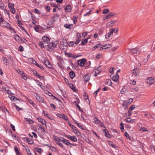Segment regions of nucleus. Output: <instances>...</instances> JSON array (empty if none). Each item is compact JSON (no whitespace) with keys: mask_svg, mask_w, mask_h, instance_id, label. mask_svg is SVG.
I'll return each mask as SVG.
<instances>
[{"mask_svg":"<svg viewBox=\"0 0 155 155\" xmlns=\"http://www.w3.org/2000/svg\"><path fill=\"white\" fill-rule=\"evenodd\" d=\"M54 140L57 145L64 149H65V147L61 142L66 145L71 144V143H70L68 140L62 137H59L55 136L54 138Z\"/></svg>","mask_w":155,"mask_h":155,"instance_id":"obj_1","label":"nucleus"},{"mask_svg":"<svg viewBox=\"0 0 155 155\" xmlns=\"http://www.w3.org/2000/svg\"><path fill=\"white\" fill-rule=\"evenodd\" d=\"M0 25L2 27H4L9 29V30L14 33H16L15 30L12 28L11 25L7 21L3 19L2 17H0Z\"/></svg>","mask_w":155,"mask_h":155,"instance_id":"obj_2","label":"nucleus"},{"mask_svg":"<svg viewBox=\"0 0 155 155\" xmlns=\"http://www.w3.org/2000/svg\"><path fill=\"white\" fill-rule=\"evenodd\" d=\"M58 44L57 42H50L46 45L45 46L47 50L50 52H51L54 49L56 48Z\"/></svg>","mask_w":155,"mask_h":155,"instance_id":"obj_3","label":"nucleus"},{"mask_svg":"<svg viewBox=\"0 0 155 155\" xmlns=\"http://www.w3.org/2000/svg\"><path fill=\"white\" fill-rule=\"evenodd\" d=\"M130 51L132 53L136 54L137 55H139L140 53V51L139 48L136 47L131 49Z\"/></svg>","mask_w":155,"mask_h":155,"instance_id":"obj_4","label":"nucleus"},{"mask_svg":"<svg viewBox=\"0 0 155 155\" xmlns=\"http://www.w3.org/2000/svg\"><path fill=\"white\" fill-rule=\"evenodd\" d=\"M42 38L43 43H44L45 45L48 44L50 42V39L47 36H43Z\"/></svg>","mask_w":155,"mask_h":155,"instance_id":"obj_5","label":"nucleus"},{"mask_svg":"<svg viewBox=\"0 0 155 155\" xmlns=\"http://www.w3.org/2000/svg\"><path fill=\"white\" fill-rule=\"evenodd\" d=\"M56 115L58 117L62 118L64 120H65L66 121H67L68 120V117L64 114L58 113L56 114Z\"/></svg>","mask_w":155,"mask_h":155,"instance_id":"obj_6","label":"nucleus"},{"mask_svg":"<svg viewBox=\"0 0 155 155\" xmlns=\"http://www.w3.org/2000/svg\"><path fill=\"white\" fill-rule=\"evenodd\" d=\"M65 137L73 142H76L77 141V138L74 136H71L70 135H66L65 136Z\"/></svg>","mask_w":155,"mask_h":155,"instance_id":"obj_7","label":"nucleus"},{"mask_svg":"<svg viewBox=\"0 0 155 155\" xmlns=\"http://www.w3.org/2000/svg\"><path fill=\"white\" fill-rule=\"evenodd\" d=\"M35 96L36 99L42 103L44 102V98L41 97L39 94L35 93Z\"/></svg>","mask_w":155,"mask_h":155,"instance_id":"obj_8","label":"nucleus"},{"mask_svg":"<svg viewBox=\"0 0 155 155\" xmlns=\"http://www.w3.org/2000/svg\"><path fill=\"white\" fill-rule=\"evenodd\" d=\"M101 66H99L97 68H95L94 69L93 72H95V74H94V77H96L97 75L100 73L101 71L99 69V68H101Z\"/></svg>","mask_w":155,"mask_h":155,"instance_id":"obj_9","label":"nucleus"},{"mask_svg":"<svg viewBox=\"0 0 155 155\" xmlns=\"http://www.w3.org/2000/svg\"><path fill=\"white\" fill-rule=\"evenodd\" d=\"M86 60L85 58H84L81 60H79L78 61V64L81 66H83L85 64L86 62Z\"/></svg>","mask_w":155,"mask_h":155,"instance_id":"obj_10","label":"nucleus"},{"mask_svg":"<svg viewBox=\"0 0 155 155\" xmlns=\"http://www.w3.org/2000/svg\"><path fill=\"white\" fill-rule=\"evenodd\" d=\"M43 63L48 68H51L52 67V65L48 60H44L43 61Z\"/></svg>","mask_w":155,"mask_h":155,"instance_id":"obj_11","label":"nucleus"},{"mask_svg":"<svg viewBox=\"0 0 155 155\" xmlns=\"http://www.w3.org/2000/svg\"><path fill=\"white\" fill-rule=\"evenodd\" d=\"M23 139L24 141H27L29 144H32L33 143V140L28 137H24Z\"/></svg>","mask_w":155,"mask_h":155,"instance_id":"obj_12","label":"nucleus"},{"mask_svg":"<svg viewBox=\"0 0 155 155\" xmlns=\"http://www.w3.org/2000/svg\"><path fill=\"white\" fill-rule=\"evenodd\" d=\"M110 77L113 81H116L118 79L119 75L117 74L114 75H111Z\"/></svg>","mask_w":155,"mask_h":155,"instance_id":"obj_13","label":"nucleus"},{"mask_svg":"<svg viewBox=\"0 0 155 155\" xmlns=\"http://www.w3.org/2000/svg\"><path fill=\"white\" fill-rule=\"evenodd\" d=\"M65 11L66 12H71L72 9L71 6L70 5H67L64 8Z\"/></svg>","mask_w":155,"mask_h":155,"instance_id":"obj_14","label":"nucleus"},{"mask_svg":"<svg viewBox=\"0 0 155 155\" xmlns=\"http://www.w3.org/2000/svg\"><path fill=\"white\" fill-rule=\"evenodd\" d=\"M132 72L133 75L135 76H137L139 74V71L138 69L136 68L133 70Z\"/></svg>","mask_w":155,"mask_h":155,"instance_id":"obj_15","label":"nucleus"},{"mask_svg":"<svg viewBox=\"0 0 155 155\" xmlns=\"http://www.w3.org/2000/svg\"><path fill=\"white\" fill-rule=\"evenodd\" d=\"M83 78L85 82H87L89 81L90 78V76L89 74H86L84 76Z\"/></svg>","mask_w":155,"mask_h":155,"instance_id":"obj_16","label":"nucleus"},{"mask_svg":"<svg viewBox=\"0 0 155 155\" xmlns=\"http://www.w3.org/2000/svg\"><path fill=\"white\" fill-rule=\"evenodd\" d=\"M109 31L111 34H113V33H117L118 31V29L117 28H110L109 29Z\"/></svg>","mask_w":155,"mask_h":155,"instance_id":"obj_17","label":"nucleus"},{"mask_svg":"<svg viewBox=\"0 0 155 155\" xmlns=\"http://www.w3.org/2000/svg\"><path fill=\"white\" fill-rule=\"evenodd\" d=\"M37 119L39 122L41 123L42 124L44 125H45L46 124V121L44 119H43L42 118L39 117L37 118Z\"/></svg>","mask_w":155,"mask_h":155,"instance_id":"obj_18","label":"nucleus"},{"mask_svg":"<svg viewBox=\"0 0 155 155\" xmlns=\"http://www.w3.org/2000/svg\"><path fill=\"white\" fill-rule=\"evenodd\" d=\"M34 74L38 77L40 79L42 80L43 79V76L40 75V74L38 73L36 71H33Z\"/></svg>","mask_w":155,"mask_h":155,"instance_id":"obj_19","label":"nucleus"},{"mask_svg":"<svg viewBox=\"0 0 155 155\" xmlns=\"http://www.w3.org/2000/svg\"><path fill=\"white\" fill-rule=\"evenodd\" d=\"M147 80V83L150 84H153L155 81L154 79L152 77H150Z\"/></svg>","mask_w":155,"mask_h":155,"instance_id":"obj_20","label":"nucleus"},{"mask_svg":"<svg viewBox=\"0 0 155 155\" xmlns=\"http://www.w3.org/2000/svg\"><path fill=\"white\" fill-rule=\"evenodd\" d=\"M88 38H86L84 39H82L81 40V43L80 44V45H83L87 44L88 42Z\"/></svg>","mask_w":155,"mask_h":155,"instance_id":"obj_21","label":"nucleus"},{"mask_svg":"<svg viewBox=\"0 0 155 155\" xmlns=\"http://www.w3.org/2000/svg\"><path fill=\"white\" fill-rule=\"evenodd\" d=\"M103 132H104V134L107 137H110V135L109 134V132L108 130L106 129H103Z\"/></svg>","mask_w":155,"mask_h":155,"instance_id":"obj_22","label":"nucleus"},{"mask_svg":"<svg viewBox=\"0 0 155 155\" xmlns=\"http://www.w3.org/2000/svg\"><path fill=\"white\" fill-rule=\"evenodd\" d=\"M69 86L70 88L72 89L73 91L75 92H76L77 91V90L76 89L75 87L74 86L73 84L72 83H70L69 84Z\"/></svg>","mask_w":155,"mask_h":155,"instance_id":"obj_23","label":"nucleus"},{"mask_svg":"<svg viewBox=\"0 0 155 155\" xmlns=\"http://www.w3.org/2000/svg\"><path fill=\"white\" fill-rule=\"evenodd\" d=\"M105 84L109 86H111L112 85V83L110 79H107L105 81Z\"/></svg>","mask_w":155,"mask_h":155,"instance_id":"obj_24","label":"nucleus"},{"mask_svg":"<svg viewBox=\"0 0 155 155\" xmlns=\"http://www.w3.org/2000/svg\"><path fill=\"white\" fill-rule=\"evenodd\" d=\"M41 28L43 30H46L48 29L50 27L48 25H45V24H42L40 26Z\"/></svg>","mask_w":155,"mask_h":155,"instance_id":"obj_25","label":"nucleus"},{"mask_svg":"<svg viewBox=\"0 0 155 155\" xmlns=\"http://www.w3.org/2000/svg\"><path fill=\"white\" fill-rule=\"evenodd\" d=\"M15 40L18 42H19L21 40V38L17 35H16L14 36Z\"/></svg>","mask_w":155,"mask_h":155,"instance_id":"obj_26","label":"nucleus"},{"mask_svg":"<svg viewBox=\"0 0 155 155\" xmlns=\"http://www.w3.org/2000/svg\"><path fill=\"white\" fill-rule=\"evenodd\" d=\"M75 74L74 72L73 71H71L69 72V75L71 79H73L74 77L75 76Z\"/></svg>","mask_w":155,"mask_h":155,"instance_id":"obj_27","label":"nucleus"},{"mask_svg":"<svg viewBox=\"0 0 155 155\" xmlns=\"http://www.w3.org/2000/svg\"><path fill=\"white\" fill-rule=\"evenodd\" d=\"M115 22L116 21L114 20H112L110 22L107 23V25L108 26L112 27L113 25L115 23Z\"/></svg>","mask_w":155,"mask_h":155,"instance_id":"obj_28","label":"nucleus"},{"mask_svg":"<svg viewBox=\"0 0 155 155\" xmlns=\"http://www.w3.org/2000/svg\"><path fill=\"white\" fill-rule=\"evenodd\" d=\"M114 15V13L112 12H111L109 13L108 15H107L105 17V18L106 19H108L110 18L111 17L113 16Z\"/></svg>","mask_w":155,"mask_h":155,"instance_id":"obj_29","label":"nucleus"},{"mask_svg":"<svg viewBox=\"0 0 155 155\" xmlns=\"http://www.w3.org/2000/svg\"><path fill=\"white\" fill-rule=\"evenodd\" d=\"M62 45V49H63L66 50L67 49L68 46V44L67 42V41H66L65 42H63V44Z\"/></svg>","mask_w":155,"mask_h":155,"instance_id":"obj_30","label":"nucleus"},{"mask_svg":"<svg viewBox=\"0 0 155 155\" xmlns=\"http://www.w3.org/2000/svg\"><path fill=\"white\" fill-rule=\"evenodd\" d=\"M28 60L32 64L35 65L37 63V62L32 58H30L28 59Z\"/></svg>","mask_w":155,"mask_h":155,"instance_id":"obj_31","label":"nucleus"},{"mask_svg":"<svg viewBox=\"0 0 155 155\" xmlns=\"http://www.w3.org/2000/svg\"><path fill=\"white\" fill-rule=\"evenodd\" d=\"M101 46V45L99 43L96 45L94 46L92 48V49L93 50H95L96 48H98V47Z\"/></svg>","mask_w":155,"mask_h":155,"instance_id":"obj_32","label":"nucleus"},{"mask_svg":"<svg viewBox=\"0 0 155 155\" xmlns=\"http://www.w3.org/2000/svg\"><path fill=\"white\" fill-rule=\"evenodd\" d=\"M94 119L95 120L94 121V123L95 124H99L101 121L97 117H95L94 118Z\"/></svg>","mask_w":155,"mask_h":155,"instance_id":"obj_33","label":"nucleus"},{"mask_svg":"<svg viewBox=\"0 0 155 155\" xmlns=\"http://www.w3.org/2000/svg\"><path fill=\"white\" fill-rule=\"evenodd\" d=\"M72 26L73 25L72 24H66L64 25V27H65L67 29H71V26Z\"/></svg>","mask_w":155,"mask_h":155,"instance_id":"obj_34","label":"nucleus"},{"mask_svg":"<svg viewBox=\"0 0 155 155\" xmlns=\"http://www.w3.org/2000/svg\"><path fill=\"white\" fill-rule=\"evenodd\" d=\"M113 34H111L110 32L107 33L105 35V37L106 39H108L111 36H112Z\"/></svg>","mask_w":155,"mask_h":155,"instance_id":"obj_35","label":"nucleus"},{"mask_svg":"<svg viewBox=\"0 0 155 155\" xmlns=\"http://www.w3.org/2000/svg\"><path fill=\"white\" fill-rule=\"evenodd\" d=\"M27 42V40L23 38H21V40L20 41V43H26Z\"/></svg>","mask_w":155,"mask_h":155,"instance_id":"obj_36","label":"nucleus"},{"mask_svg":"<svg viewBox=\"0 0 155 155\" xmlns=\"http://www.w3.org/2000/svg\"><path fill=\"white\" fill-rule=\"evenodd\" d=\"M70 127L72 129V131L73 132L74 130H76V129L77 128L75 126L73 125H70Z\"/></svg>","mask_w":155,"mask_h":155,"instance_id":"obj_37","label":"nucleus"},{"mask_svg":"<svg viewBox=\"0 0 155 155\" xmlns=\"http://www.w3.org/2000/svg\"><path fill=\"white\" fill-rule=\"evenodd\" d=\"M2 60H3V61H5V64L6 65H7L8 64H9V63H8V60L6 58H5L4 57H2Z\"/></svg>","mask_w":155,"mask_h":155,"instance_id":"obj_38","label":"nucleus"},{"mask_svg":"<svg viewBox=\"0 0 155 155\" xmlns=\"http://www.w3.org/2000/svg\"><path fill=\"white\" fill-rule=\"evenodd\" d=\"M84 139L87 143L90 144H91V141L87 137H85V138H84Z\"/></svg>","mask_w":155,"mask_h":155,"instance_id":"obj_39","label":"nucleus"},{"mask_svg":"<svg viewBox=\"0 0 155 155\" xmlns=\"http://www.w3.org/2000/svg\"><path fill=\"white\" fill-rule=\"evenodd\" d=\"M139 88L137 87H133L131 88L130 90L131 91H135L137 92L139 91Z\"/></svg>","mask_w":155,"mask_h":155,"instance_id":"obj_40","label":"nucleus"},{"mask_svg":"<svg viewBox=\"0 0 155 155\" xmlns=\"http://www.w3.org/2000/svg\"><path fill=\"white\" fill-rule=\"evenodd\" d=\"M39 45L40 47L42 48H43L45 47V44L43 42L40 41L39 43Z\"/></svg>","mask_w":155,"mask_h":155,"instance_id":"obj_41","label":"nucleus"},{"mask_svg":"<svg viewBox=\"0 0 155 155\" xmlns=\"http://www.w3.org/2000/svg\"><path fill=\"white\" fill-rule=\"evenodd\" d=\"M21 77L22 78L25 80L27 79V75L24 73L21 75Z\"/></svg>","mask_w":155,"mask_h":155,"instance_id":"obj_42","label":"nucleus"},{"mask_svg":"<svg viewBox=\"0 0 155 155\" xmlns=\"http://www.w3.org/2000/svg\"><path fill=\"white\" fill-rule=\"evenodd\" d=\"M35 81L36 82L38 86L40 87L41 88L43 89L41 87V85L42 84V83L38 80H35Z\"/></svg>","mask_w":155,"mask_h":155,"instance_id":"obj_43","label":"nucleus"},{"mask_svg":"<svg viewBox=\"0 0 155 155\" xmlns=\"http://www.w3.org/2000/svg\"><path fill=\"white\" fill-rule=\"evenodd\" d=\"M8 97L12 101H15V98H16V97L14 96L9 95L8 96Z\"/></svg>","mask_w":155,"mask_h":155,"instance_id":"obj_44","label":"nucleus"},{"mask_svg":"<svg viewBox=\"0 0 155 155\" xmlns=\"http://www.w3.org/2000/svg\"><path fill=\"white\" fill-rule=\"evenodd\" d=\"M107 48H108V47L107 46V45H103L102 47H101L100 48V50H102L103 49H107Z\"/></svg>","mask_w":155,"mask_h":155,"instance_id":"obj_45","label":"nucleus"},{"mask_svg":"<svg viewBox=\"0 0 155 155\" xmlns=\"http://www.w3.org/2000/svg\"><path fill=\"white\" fill-rule=\"evenodd\" d=\"M133 101L132 99H130L127 101H125L124 103H126V104H130Z\"/></svg>","mask_w":155,"mask_h":155,"instance_id":"obj_46","label":"nucleus"},{"mask_svg":"<svg viewBox=\"0 0 155 155\" xmlns=\"http://www.w3.org/2000/svg\"><path fill=\"white\" fill-rule=\"evenodd\" d=\"M109 12V10L108 9H107V8L104 9H103V10L102 13L103 14H106L107 13H108Z\"/></svg>","mask_w":155,"mask_h":155,"instance_id":"obj_47","label":"nucleus"},{"mask_svg":"<svg viewBox=\"0 0 155 155\" xmlns=\"http://www.w3.org/2000/svg\"><path fill=\"white\" fill-rule=\"evenodd\" d=\"M0 87L1 88V91H4V92H5L6 91H8H8L9 90H7L5 87H4V86H2V87H1V86H0Z\"/></svg>","mask_w":155,"mask_h":155,"instance_id":"obj_48","label":"nucleus"},{"mask_svg":"<svg viewBox=\"0 0 155 155\" xmlns=\"http://www.w3.org/2000/svg\"><path fill=\"white\" fill-rule=\"evenodd\" d=\"M35 65L42 70H43L44 69V68L41 64H39L37 63Z\"/></svg>","mask_w":155,"mask_h":155,"instance_id":"obj_49","label":"nucleus"},{"mask_svg":"<svg viewBox=\"0 0 155 155\" xmlns=\"http://www.w3.org/2000/svg\"><path fill=\"white\" fill-rule=\"evenodd\" d=\"M14 5L12 3H9L8 4V7L9 9L12 8L14 7Z\"/></svg>","mask_w":155,"mask_h":155,"instance_id":"obj_50","label":"nucleus"},{"mask_svg":"<svg viewBox=\"0 0 155 155\" xmlns=\"http://www.w3.org/2000/svg\"><path fill=\"white\" fill-rule=\"evenodd\" d=\"M26 120L27 121L29 124H33V121L30 119L26 118Z\"/></svg>","mask_w":155,"mask_h":155,"instance_id":"obj_51","label":"nucleus"},{"mask_svg":"<svg viewBox=\"0 0 155 155\" xmlns=\"http://www.w3.org/2000/svg\"><path fill=\"white\" fill-rule=\"evenodd\" d=\"M120 128L121 131L123 132L124 129V124L122 123H121L120 124Z\"/></svg>","mask_w":155,"mask_h":155,"instance_id":"obj_52","label":"nucleus"},{"mask_svg":"<svg viewBox=\"0 0 155 155\" xmlns=\"http://www.w3.org/2000/svg\"><path fill=\"white\" fill-rule=\"evenodd\" d=\"M77 17L74 16L72 18V20L73 21L74 23V24H75V23L77 21Z\"/></svg>","mask_w":155,"mask_h":155,"instance_id":"obj_53","label":"nucleus"},{"mask_svg":"<svg viewBox=\"0 0 155 155\" xmlns=\"http://www.w3.org/2000/svg\"><path fill=\"white\" fill-rule=\"evenodd\" d=\"M24 50V48L22 46L20 45L18 48V51H20L22 52Z\"/></svg>","mask_w":155,"mask_h":155,"instance_id":"obj_54","label":"nucleus"},{"mask_svg":"<svg viewBox=\"0 0 155 155\" xmlns=\"http://www.w3.org/2000/svg\"><path fill=\"white\" fill-rule=\"evenodd\" d=\"M135 108V105H132L130 107L129 109V110L131 111L132 110H134Z\"/></svg>","mask_w":155,"mask_h":155,"instance_id":"obj_55","label":"nucleus"},{"mask_svg":"<svg viewBox=\"0 0 155 155\" xmlns=\"http://www.w3.org/2000/svg\"><path fill=\"white\" fill-rule=\"evenodd\" d=\"M73 132L76 134L78 135V134H79L80 135L81 134V133L78 130L77 128L76 129V130H74Z\"/></svg>","mask_w":155,"mask_h":155,"instance_id":"obj_56","label":"nucleus"},{"mask_svg":"<svg viewBox=\"0 0 155 155\" xmlns=\"http://www.w3.org/2000/svg\"><path fill=\"white\" fill-rule=\"evenodd\" d=\"M100 90V88H99L94 93V96L95 97L97 93L99 91V90Z\"/></svg>","mask_w":155,"mask_h":155,"instance_id":"obj_57","label":"nucleus"},{"mask_svg":"<svg viewBox=\"0 0 155 155\" xmlns=\"http://www.w3.org/2000/svg\"><path fill=\"white\" fill-rule=\"evenodd\" d=\"M130 82V84L132 85H135L136 84V82L134 80H131Z\"/></svg>","mask_w":155,"mask_h":155,"instance_id":"obj_58","label":"nucleus"},{"mask_svg":"<svg viewBox=\"0 0 155 155\" xmlns=\"http://www.w3.org/2000/svg\"><path fill=\"white\" fill-rule=\"evenodd\" d=\"M36 150L39 153H41L42 150L40 148H36Z\"/></svg>","mask_w":155,"mask_h":155,"instance_id":"obj_59","label":"nucleus"},{"mask_svg":"<svg viewBox=\"0 0 155 155\" xmlns=\"http://www.w3.org/2000/svg\"><path fill=\"white\" fill-rule=\"evenodd\" d=\"M83 95L84 97L86 99H87L88 98V97L87 95V94L85 91H84V92Z\"/></svg>","mask_w":155,"mask_h":155,"instance_id":"obj_60","label":"nucleus"},{"mask_svg":"<svg viewBox=\"0 0 155 155\" xmlns=\"http://www.w3.org/2000/svg\"><path fill=\"white\" fill-rule=\"evenodd\" d=\"M99 124L101 127H103V128H106V127H105L104 124L103 123V122L100 121V122Z\"/></svg>","mask_w":155,"mask_h":155,"instance_id":"obj_61","label":"nucleus"},{"mask_svg":"<svg viewBox=\"0 0 155 155\" xmlns=\"http://www.w3.org/2000/svg\"><path fill=\"white\" fill-rule=\"evenodd\" d=\"M57 58L60 62H61L63 60L62 58L60 56L58 55L57 56Z\"/></svg>","mask_w":155,"mask_h":155,"instance_id":"obj_62","label":"nucleus"},{"mask_svg":"<svg viewBox=\"0 0 155 155\" xmlns=\"http://www.w3.org/2000/svg\"><path fill=\"white\" fill-rule=\"evenodd\" d=\"M76 124L77 126L80 128L82 129H83V128L80 123L77 122Z\"/></svg>","mask_w":155,"mask_h":155,"instance_id":"obj_63","label":"nucleus"},{"mask_svg":"<svg viewBox=\"0 0 155 155\" xmlns=\"http://www.w3.org/2000/svg\"><path fill=\"white\" fill-rule=\"evenodd\" d=\"M11 12L13 14H14L15 12V10L14 7L10 9Z\"/></svg>","mask_w":155,"mask_h":155,"instance_id":"obj_64","label":"nucleus"}]
</instances>
